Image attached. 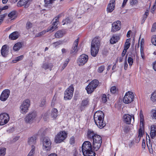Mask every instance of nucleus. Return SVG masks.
Here are the masks:
<instances>
[{"instance_id":"nucleus-61","label":"nucleus","mask_w":156,"mask_h":156,"mask_svg":"<svg viewBox=\"0 0 156 156\" xmlns=\"http://www.w3.org/2000/svg\"><path fill=\"white\" fill-rule=\"evenodd\" d=\"M142 146L143 148L145 149V140H143L142 144Z\"/></svg>"},{"instance_id":"nucleus-51","label":"nucleus","mask_w":156,"mask_h":156,"mask_svg":"<svg viewBox=\"0 0 156 156\" xmlns=\"http://www.w3.org/2000/svg\"><path fill=\"white\" fill-rule=\"evenodd\" d=\"M138 2L137 0H131L130 2V4L132 5H133L136 4Z\"/></svg>"},{"instance_id":"nucleus-35","label":"nucleus","mask_w":156,"mask_h":156,"mask_svg":"<svg viewBox=\"0 0 156 156\" xmlns=\"http://www.w3.org/2000/svg\"><path fill=\"white\" fill-rule=\"evenodd\" d=\"M6 148L0 147V156H4L5 154Z\"/></svg>"},{"instance_id":"nucleus-23","label":"nucleus","mask_w":156,"mask_h":156,"mask_svg":"<svg viewBox=\"0 0 156 156\" xmlns=\"http://www.w3.org/2000/svg\"><path fill=\"white\" fill-rule=\"evenodd\" d=\"M97 134L95 133L92 130L88 129L87 133V136L89 139H92Z\"/></svg>"},{"instance_id":"nucleus-20","label":"nucleus","mask_w":156,"mask_h":156,"mask_svg":"<svg viewBox=\"0 0 156 156\" xmlns=\"http://www.w3.org/2000/svg\"><path fill=\"white\" fill-rule=\"evenodd\" d=\"M156 134V126L152 125L151 126L150 136L151 138H154Z\"/></svg>"},{"instance_id":"nucleus-9","label":"nucleus","mask_w":156,"mask_h":156,"mask_svg":"<svg viewBox=\"0 0 156 156\" xmlns=\"http://www.w3.org/2000/svg\"><path fill=\"white\" fill-rule=\"evenodd\" d=\"M30 105V100L29 99L25 100L20 106V111L22 114H25L28 110V108Z\"/></svg>"},{"instance_id":"nucleus-22","label":"nucleus","mask_w":156,"mask_h":156,"mask_svg":"<svg viewBox=\"0 0 156 156\" xmlns=\"http://www.w3.org/2000/svg\"><path fill=\"white\" fill-rule=\"evenodd\" d=\"M19 33L17 31H15L11 34L9 36V38L12 40H15L18 38Z\"/></svg>"},{"instance_id":"nucleus-5","label":"nucleus","mask_w":156,"mask_h":156,"mask_svg":"<svg viewBox=\"0 0 156 156\" xmlns=\"http://www.w3.org/2000/svg\"><path fill=\"white\" fill-rule=\"evenodd\" d=\"M99 83V81L97 80H93L86 88L87 93L89 94L93 92L98 86Z\"/></svg>"},{"instance_id":"nucleus-38","label":"nucleus","mask_w":156,"mask_h":156,"mask_svg":"<svg viewBox=\"0 0 156 156\" xmlns=\"http://www.w3.org/2000/svg\"><path fill=\"white\" fill-rule=\"evenodd\" d=\"M151 41L154 45L156 46V35H153L152 36Z\"/></svg>"},{"instance_id":"nucleus-39","label":"nucleus","mask_w":156,"mask_h":156,"mask_svg":"<svg viewBox=\"0 0 156 156\" xmlns=\"http://www.w3.org/2000/svg\"><path fill=\"white\" fill-rule=\"evenodd\" d=\"M102 102L103 103H105L107 101V97L106 94H103L101 96Z\"/></svg>"},{"instance_id":"nucleus-30","label":"nucleus","mask_w":156,"mask_h":156,"mask_svg":"<svg viewBox=\"0 0 156 156\" xmlns=\"http://www.w3.org/2000/svg\"><path fill=\"white\" fill-rule=\"evenodd\" d=\"M140 125L142 124L143 126V123L144 121V116L143 114V112L142 110H140Z\"/></svg>"},{"instance_id":"nucleus-34","label":"nucleus","mask_w":156,"mask_h":156,"mask_svg":"<svg viewBox=\"0 0 156 156\" xmlns=\"http://www.w3.org/2000/svg\"><path fill=\"white\" fill-rule=\"evenodd\" d=\"M151 99L153 102H156V91H155L151 94Z\"/></svg>"},{"instance_id":"nucleus-54","label":"nucleus","mask_w":156,"mask_h":156,"mask_svg":"<svg viewBox=\"0 0 156 156\" xmlns=\"http://www.w3.org/2000/svg\"><path fill=\"white\" fill-rule=\"evenodd\" d=\"M127 56H126V60L124 62V69L125 70H126L128 66V65L127 64V61H126V58H127Z\"/></svg>"},{"instance_id":"nucleus-60","label":"nucleus","mask_w":156,"mask_h":156,"mask_svg":"<svg viewBox=\"0 0 156 156\" xmlns=\"http://www.w3.org/2000/svg\"><path fill=\"white\" fill-rule=\"evenodd\" d=\"M155 9H156V5H155L154 4L153 5L152 8L151 9V12L152 13H153Z\"/></svg>"},{"instance_id":"nucleus-15","label":"nucleus","mask_w":156,"mask_h":156,"mask_svg":"<svg viewBox=\"0 0 156 156\" xmlns=\"http://www.w3.org/2000/svg\"><path fill=\"white\" fill-rule=\"evenodd\" d=\"M88 55L85 54H83L79 57L78 59L79 66H83L86 63L88 60Z\"/></svg>"},{"instance_id":"nucleus-1","label":"nucleus","mask_w":156,"mask_h":156,"mask_svg":"<svg viewBox=\"0 0 156 156\" xmlns=\"http://www.w3.org/2000/svg\"><path fill=\"white\" fill-rule=\"evenodd\" d=\"M104 116L103 112L101 111H97L94 115L95 122L96 125L101 129L103 128L106 125L103 122Z\"/></svg>"},{"instance_id":"nucleus-45","label":"nucleus","mask_w":156,"mask_h":156,"mask_svg":"<svg viewBox=\"0 0 156 156\" xmlns=\"http://www.w3.org/2000/svg\"><path fill=\"white\" fill-rule=\"evenodd\" d=\"M128 62L129 64V66H131L133 62V60L132 58L131 57H129L128 59Z\"/></svg>"},{"instance_id":"nucleus-8","label":"nucleus","mask_w":156,"mask_h":156,"mask_svg":"<svg viewBox=\"0 0 156 156\" xmlns=\"http://www.w3.org/2000/svg\"><path fill=\"white\" fill-rule=\"evenodd\" d=\"M67 133L65 131L59 132L56 136L55 141L57 143H59L63 141L67 137Z\"/></svg>"},{"instance_id":"nucleus-48","label":"nucleus","mask_w":156,"mask_h":156,"mask_svg":"<svg viewBox=\"0 0 156 156\" xmlns=\"http://www.w3.org/2000/svg\"><path fill=\"white\" fill-rule=\"evenodd\" d=\"M75 138L73 136H72L70 138L69 140V143L70 144L72 145L75 143Z\"/></svg>"},{"instance_id":"nucleus-40","label":"nucleus","mask_w":156,"mask_h":156,"mask_svg":"<svg viewBox=\"0 0 156 156\" xmlns=\"http://www.w3.org/2000/svg\"><path fill=\"white\" fill-rule=\"evenodd\" d=\"M23 55H20L19 56L16 58L15 60H12V62L13 63H16L17 62L19 61L22 60L23 58Z\"/></svg>"},{"instance_id":"nucleus-59","label":"nucleus","mask_w":156,"mask_h":156,"mask_svg":"<svg viewBox=\"0 0 156 156\" xmlns=\"http://www.w3.org/2000/svg\"><path fill=\"white\" fill-rule=\"evenodd\" d=\"M61 15L60 14L58 15L55 18V21L57 22H58V20L59 18L61 16Z\"/></svg>"},{"instance_id":"nucleus-57","label":"nucleus","mask_w":156,"mask_h":156,"mask_svg":"<svg viewBox=\"0 0 156 156\" xmlns=\"http://www.w3.org/2000/svg\"><path fill=\"white\" fill-rule=\"evenodd\" d=\"M155 29H156V23H154L153 25L151 31H154Z\"/></svg>"},{"instance_id":"nucleus-4","label":"nucleus","mask_w":156,"mask_h":156,"mask_svg":"<svg viewBox=\"0 0 156 156\" xmlns=\"http://www.w3.org/2000/svg\"><path fill=\"white\" fill-rule=\"evenodd\" d=\"M93 140V147L96 151H98L100 147L101 143V137L98 135H95L92 139Z\"/></svg>"},{"instance_id":"nucleus-19","label":"nucleus","mask_w":156,"mask_h":156,"mask_svg":"<svg viewBox=\"0 0 156 156\" xmlns=\"http://www.w3.org/2000/svg\"><path fill=\"white\" fill-rule=\"evenodd\" d=\"M29 0H20L17 3L18 7L24 5L25 8H27L29 5L28 3Z\"/></svg>"},{"instance_id":"nucleus-37","label":"nucleus","mask_w":156,"mask_h":156,"mask_svg":"<svg viewBox=\"0 0 156 156\" xmlns=\"http://www.w3.org/2000/svg\"><path fill=\"white\" fill-rule=\"evenodd\" d=\"M16 12L15 11H12L9 13L8 15V16L11 19H13V17L16 15Z\"/></svg>"},{"instance_id":"nucleus-14","label":"nucleus","mask_w":156,"mask_h":156,"mask_svg":"<svg viewBox=\"0 0 156 156\" xmlns=\"http://www.w3.org/2000/svg\"><path fill=\"white\" fill-rule=\"evenodd\" d=\"M121 22L119 20L113 23L112 24L111 32L114 33L119 30L121 28Z\"/></svg>"},{"instance_id":"nucleus-36","label":"nucleus","mask_w":156,"mask_h":156,"mask_svg":"<svg viewBox=\"0 0 156 156\" xmlns=\"http://www.w3.org/2000/svg\"><path fill=\"white\" fill-rule=\"evenodd\" d=\"M151 114L152 118L156 119V109H152L151 111Z\"/></svg>"},{"instance_id":"nucleus-44","label":"nucleus","mask_w":156,"mask_h":156,"mask_svg":"<svg viewBox=\"0 0 156 156\" xmlns=\"http://www.w3.org/2000/svg\"><path fill=\"white\" fill-rule=\"evenodd\" d=\"M32 27V24L30 22H27L26 23V28L27 29L29 30Z\"/></svg>"},{"instance_id":"nucleus-49","label":"nucleus","mask_w":156,"mask_h":156,"mask_svg":"<svg viewBox=\"0 0 156 156\" xmlns=\"http://www.w3.org/2000/svg\"><path fill=\"white\" fill-rule=\"evenodd\" d=\"M139 135L140 136H143V134H144V132H143V129L140 127V128L138 130Z\"/></svg>"},{"instance_id":"nucleus-6","label":"nucleus","mask_w":156,"mask_h":156,"mask_svg":"<svg viewBox=\"0 0 156 156\" xmlns=\"http://www.w3.org/2000/svg\"><path fill=\"white\" fill-rule=\"evenodd\" d=\"M51 142L50 139L47 137L44 138L42 141L43 148L47 152L49 151L51 148Z\"/></svg>"},{"instance_id":"nucleus-64","label":"nucleus","mask_w":156,"mask_h":156,"mask_svg":"<svg viewBox=\"0 0 156 156\" xmlns=\"http://www.w3.org/2000/svg\"><path fill=\"white\" fill-rule=\"evenodd\" d=\"M153 68L155 71H156V61L153 64Z\"/></svg>"},{"instance_id":"nucleus-26","label":"nucleus","mask_w":156,"mask_h":156,"mask_svg":"<svg viewBox=\"0 0 156 156\" xmlns=\"http://www.w3.org/2000/svg\"><path fill=\"white\" fill-rule=\"evenodd\" d=\"M36 138L35 137H31L29 139L28 141V144L31 145V146L32 145H34L35 144L36 142Z\"/></svg>"},{"instance_id":"nucleus-21","label":"nucleus","mask_w":156,"mask_h":156,"mask_svg":"<svg viewBox=\"0 0 156 156\" xmlns=\"http://www.w3.org/2000/svg\"><path fill=\"white\" fill-rule=\"evenodd\" d=\"M120 39L119 36L116 34L113 35L110 40V42L112 44H114L118 41Z\"/></svg>"},{"instance_id":"nucleus-3","label":"nucleus","mask_w":156,"mask_h":156,"mask_svg":"<svg viewBox=\"0 0 156 156\" xmlns=\"http://www.w3.org/2000/svg\"><path fill=\"white\" fill-rule=\"evenodd\" d=\"M100 41L98 37H96L92 41L91 47V54L94 57L98 54L100 48Z\"/></svg>"},{"instance_id":"nucleus-42","label":"nucleus","mask_w":156,"mask_h":156,"mask_svg":"<svg viewBox=\"0 0 156 156\" xmlns=\"http://www.w3.org/2000/svg\"><path fill=\"white\" fill-rule=\"evenodd\" d=\"M62 22L63 23V25H64L65 24L70 23L71 22V21L68 17H67L65 20H63Z\"/></svg>"},{"instance_id":"nucleus-18","label":"nucleus","mask_w":156,"mask_h":156,"mask_svg":"<svg viewBox=\"0 0 156 156\" xmlns=\"http://www.w3.org/2000/svg\"><path fill=\"white\" fill-rule=\"evenodd\" d=\"M115 1V0H111L110 1L107 8V11L108 12H111L115 8L114 3Z\"/></svg>"},{"instance_id":"nucleus-46","label":"nucleus","mask_w":156,"mask_h":156,"mask_svg":"<svg viewBox=\"0 0 156 156\" xmlns=\"http://www.w3.org/2000/svg\"><path fill=\"white\" fill-rule=\"evenodd\" d=\"M148 137L149 139L148 140L147 136H146V140H147V146L148 147L149 149V148H150V147H151L152 146H151V144L150 143V137L148 135Z\"/></svg>"},{"instance_id":"nucleus-55","label":"nucleus","mask_w":156,"mask_h":156,"mask_svg":"<svg viewBox=\"0 0 156 156\" xmlns=\"http://www.w3.org/2000/svg\"><path fill=\"white\" fill-rule=\"evenodd\" d=\"M142 137V136H140L138 135L136 138V142L137 143H138L140 141L141 138Z\"/></svg>"},{"instance_id":"nucleus-25","label":"nucleus","mask_w":156,"mask_h":156,"mask_svg":"<svg viewBox=\"0 0 156 156\" xmlns=\"http://www.w3.org/2000/svg\"><path fill=\"white\" fill-rule=\"evenodd\" d=\"M64 34V31L62 30L57 31L55 34V36L56 38L62 37Z\"/></svg>"},{"instance_id":"nucleus-24","label":"nucleus","mask_w":156,"mask_h":156,"mask_svg":"<svg viewBox=\"0 0 156 156\" xmlns=\"http://www.w3.org/2000/svg\"><path fill=\"white\" fill-rule=\"evenodd\" d=\"M1 54L3 57H5L7 55V45H3L1 49Z\"/></svg>"},{"instance_id":"nucleus-29","label":"nucleus","mask_w":156,"mask_h":156,"mask_svg":"<svg viewBox=\"0 0 156 156\" xmlns=\"http://www.w3.org/2000/svg\"><path fill=\"white\" fill-rule=\"evenodd\" d=\"M52 66L51 64H44L42 68L45 69H49L50 70H51L52 68Z\"/></svg>"},{"instance_id":"nucleus-27","label":"nucleus","mask_w":156,"mask_h":156,"mask_svg":"<svg viewBox=\"0 0 156 156\" xmlns=\"http://www.w3.org/2000/svg\"><path fill=\"white\" fill-rule=\"evenodd\" d=\"M22 44L20 42L16 43L13 47V49L15 51H18L22 47Z\"/></svg>"},{"instance_id":"nucleus-16","label":"nucleus","mask_w":156,"mask_h":156,"mask_svg":"<svg viewBox=\"0 0 156 156\" xmlns=\"http://www.w3.org/2000/svg\"><path fill=\"white\" fill-rule=\"evenodd\" d=\"M10 94V91L8 89L4 90L0 97V99L2 101H5L9 97Z\"/></svg>"},{"instance_id":"nucleus-33","label":"nucleus","mask_w":156,"mask_h":156,"mask_svg":"<svg viewBox=\"0 0 156 156\" xmlns=\"http://www.w3.org/2000/svg\"><path fill=\"white\" fill-rule=\"evenodd\" d=\"M31 147L32 148V149L28 154L27 156H34V155L35 153V147L33 145H32L31 146Z\"/></svg>"},{"instance_id":"nucleus-31","label":"nucleus","mask_w":156,"mask_h":156,"mask_svg":"<svg viewBox=\"0 0 156 156\" xmlns=\"http://www.w3.org/2000/svg\"><path fill=\"white\" fill-rule=\"evenodd\" d=\"M89 101V100L88 98H86L83 100L81 104V106L83 107L86 106L88 105Z\"/></svg>"},{"instance_id":"nucleus-28","label":"nucleus","mask_w":156,"mask_h":156,"mask_svg":"<svg viewBox=\"0 0 156 156\" xmlns=\"http://www.w3.org/2000/svg\"><path fill=\"white\" fill-rule=\"evenodd\" d=\"M58 111L56 108H53L51 112V116L52 118H55L57 116Z\"/></svg>"},{"instance_id":"nucleus-10","label":"nucleus","mask_w":156,"mask_h":156,"mask_svg":"<svg viewBox=\"0 0 156 156\" xmlns=\"http://www.w3.org/2000/svg\"><path fill=\"white\" fill-rule=\"evenodd\" d=\"M37 114L35 112L29 113L25 118V121L27 123H32L35 120Z\"/></svg>"},{"instance_id":"nucleus-47","label":"nucleus","mask_w":156,"mask_h":156,"mask_svg":"<svg viewBox=\"0 0 156 156\" xmlns=\"http://www.w3.org/2000/svg\"><path fill=\"white\" fill-rule=\"evenodd\" d=\"M105 69V66H100L98 68V72L99 73H102Z\"/></svg>"},{"instance_id":"nucleus-50","label":"nucleus","mask_w":156,"mask_h":156,"mask_svg":"<svg viewBox=\"0 0 156 156\" xmlns=\"http://www.w3.org/2000/svg\"><path fill=\"white\" fill-rule=\"evenodd\" d=\"M116 87L115 86L112 87L110 89V91L113 94H114L116 91Z\"/></svg>"},{"instance_id":"nucleus-52","label":"nucleus","mask_w":156,"mask_h":156,"mask_svg":"<svg viewBox=\"0 0 156 156\" xmlns=\"http://www.w3.org/2000/svg\"><path fill=\"white\" fill-rule=\"evenodd\" d=\"M148 15H147V14H144V15L143 16V19H142V23H144L145 21V20H146V19H147V17L148 16Z\"/></svg>"},{"instance_id":"nucleus-56","label":"nucleus","mask_w":156,"mask_h":156,"mask_svg":"<svg viewBox=\"0 0 156 156\" xmlns=\"http://www.w3.org/2000/svg\"><path fill=\"white\" fill-rule=\"evenodd\" d=\"M54 28H54V26L52 25V26L50 27H48V28L46 30V31L47 32H48L49 31H50Z\"/></svg>"},{"instance_id":"nucleus-63","label":"nucleus","mask_w":156,"mask_h":156,"mask_svg":"<svg viewBox=\"0 0 156 156\" xmlns=\"http://www.w3.org/2000/svg\"><path fill=\"white\" fill-rule=\"evenodd\" d=\"M124 131L126 133H127L129 131L128 127L127 126H125L124 128Z\"/></svg>"},{"instance_id":"nucleus-62","label":"nucleus","mask_w":156,"mask_h":156,"mask_svg":"<svg viewBox=\"0 0 156 156\" xmlns=\"http://www.w3.org/2000/svg\"><path fill=\"white\" fill-rule=\"evenodd\" d=\"M58 22L55 21L53 23L52 25L54 26V28H56L57 27V26L58 25Z\"/></svg>"},{"instance_id":"nucleus-13","label":"nucleus","mask_w":156,"mask_h":156,"mask_svg":"<svg viewBox=\"0 0 156 156\" xmlns=\"http://www.w3.org/2000/svg\"><path fill=\"white\" fill-rule=\"evenodd\" d=\"M79 39V38L78 37L74 42L73 46L70 50V54L75 55L77 52L78 51V49L77 48L78 45Z\"/></svg>"},{"instance_id":"nucleus-41","label":"nucleus","mask_w":156,"mask_h":156,"mask_svg":"<svg viewBox=\"0 0 156 156\" xmlns=\"http://www.w3.org/2000/svg\"><path fill=\"white\" fill-rule=\"evenodd\" d=\"M47 32L46 30H43L42 31L40 32L37 34L35 36L36 37H40L42 35L44 34Z\"/></svg>"},{"instance_id":"nucleus-2","label":"nucleus","mask_w":156,"mask_h":156,"mask_svg":"<svg viewBox=\"0 0 156 156\" xmlns=\"http://www.w3.org/2000/svg\"><path fill=\"white\" fill-rule=\"evenodd\" d=\"M82 151L84 156H95V153L92 149L91 143L89 141H85L82 146Z\"/></svg>"},{"instance_id":"nucleus-32","label":"nucleus","mask_w":156,"mask_h":156,"mask_svg":"<svg viewBox=\"0 0 156 156\" xmlns=\"http://www.w3.org/2000/svg\"><path fill=\"white\" fill-rule=\"evenodd\" d=\"M130 45V38L127 39L124 46V49L127 50Z\"/></svg>"},{"instance_id":"nucleus-53","label":"nucleus","mask_w":156,"mask_h":156,"mask_svg":"<svg viewBox=\"0 0 156 156\" xmlns=\"http://www.w3.org/2000/svg\"><path fill=\"white\" fill-rule=\"evenodd\" d=\"M45 104V100L44 99H43L41 101V103L40 104V106L41 107H43Z\"/></svg>"},{"instance_id":"nucleus-12","label":"nucleus","mask_w":156,"mask_h":156,"mask_svg":"<svg viewBox=\"0 0 156 156\" xmlns=\"http://www.w3.org/2000/svg\"><path fill=\"white\" fill-rule=\"evenodd\" d=\"M10 117L8 114L4 113L0 115V125H4L9 121Z\"/></svg>"},{"instance_id":"nucleus-58","label":"nucleus","mask_w":156,"mask_h":156,"mask_svg":"<svg viewBox=\"0 0 156 156\" xmlns=\"http://www.w3.org/2000/svg\"><path fill=\"white\" fill-rule=\"evenodd\" d=\"M6 15V14H3L0 15V20L1 21H2L5 17Z\"/></svg>"},{"instance_id":"nucleus-11","label":"nucleus","mask_w":156,"mask_h":156,"mask_svg":"<svg viewBox=\"0 0 156 156\" xmlns=\"http://www.w3.org/2000/svg\"><path fill=\"white\" fill-rule=\"evenodd\" d=\"M73 87L71 86L69 87L64 93V99L65 100H70L73 96Z\"/></svg>"},{"instance_id":"nucleus-7","label":"nucleus","mask_w":156,"mask_h":156,"mask_svg":"<svg viewBox=\"0 0 156 156\" xmlns=\"http://www.w3.org/2000/svg\"><path fill=\"white\" fill-rule=\"evenodd\" d=\"M134 96L132 92L128 91L125 94L123 98V102L126 104H128L132 102L134 100Z\"/></svg>"},{"instance_id":"nucleus-17","label":"nucleus","mask_w":156,"mask_h":156,"mask_svg":"<svg viewBox=\"0 0 156 156\" xmlns=\"http://www.w3.org/2000/svg\"><path fill=\"white\" fill-rule=\"evenodd\" d=\"M132 116L128 114H125L123 116L124 122L126 124H130L131 121H134V117L133 116V119H132Z\"/></svg>"},{"instance_id":"nucleus-43","label":"nucleus","mask_w":156,"mask_h":156,"mask_svg":"<svg viewBox=\"0 0 156 156\" xmlns=\"http://www.w3.org/2000/svg\"><path fill=\"white\" fill-rule=\"evenodd\" d=\"M63 43L62 41H58L56 42H54L53 43V46H54L55 47H56L58 45L62 44Z\"/></svg>"}]
</instances>
